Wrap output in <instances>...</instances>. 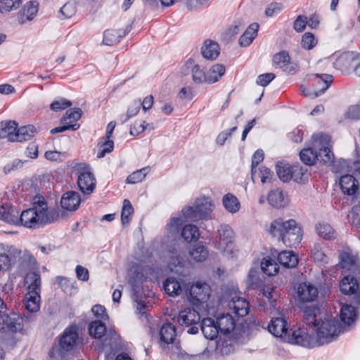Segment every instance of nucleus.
I'll use <instances>...</instances> for the list:
<instances>
[{"label": "nucleus", "mask_w": 360, "mask_h": 360, "mask_svg": "<svg viewBox=\"0 0 360 360\" xmlns=\"http://www.w3.org/2000/svg\"><path fill=\"white\" fill-rule=\"evenodd\" d=\"M300 310L303 313V323L315 333L318 346L328 345L345 333L339 320L331 314H323L318 304L301 306Z\"/></svg>", "instance_id": "1"}, {"label": "nucleus", "mask_w": 360, "mask_h": 360, "mask_svg": "<svg viewBox=\"0 0 360 360\" xmlns=\"http://www.w3.org/2000/svg\"><path fill=\"white\" fill-rule=\"evenodd\" d=\"M341 270L342 277L339 282L341 293L356 295L360 302V259L352 253L349 248L339 251V263L337 265Z\"/></svg>", "instance_id": "2"}, {"label": "nucleus", "mask_w": 360, "mask_h": 360, "mask_svg": "<svg viewBox=\"0 0 360 360\" xmlns=\"http://www.w3.org/2000/svg\"><path fill=\"white\" fill-rule=\"evenodd\" d=\"M58 344L53 345L49 352L51 358L60 357L65 359L66 356L73 352L79 341V327L75 323H70L58 338Z\"/></svg>", "instance_id": "3"}, {"label": "nucleus", "mask_w": 360, "mask_h": 360, "mask_svg": "<svg viewBox=\"0 0 360 360\" xmlns=\"http://www.w3.org/2000/svg\"><path fill=\"white\" fill-rule=\"evenodd\" d=\"M180 213L178 217H173L167 224V231L169 233L174 236L179 235V239L186 243L196 242L200 236V231L196 225L188 224L183 225L184 220Z\"/></svg>", "instance_id": "4"}, {"label": "nucleus", "mask_w": 360, "mask_h": 360, "mask_svg": "<svg viewBox=\"0 0 360 360\" xmlns=\"http://www.w3.org/2000/svg\"><path fill=\"white\" fill-rule=\"evenodd\" d=\"M214 204L210 197L205 195L197 198L194 205L186 206L181 214L185 219H207L212 212Z\"/></svg>", "instance_id": "5"}, {"label": "nucleus", "mask_w": 360, "mask_h": 360, "mask_svg": "<svg viewBox=\"0 0 360 360\" xmlns=\"http://www.w3.org/2000/svg\"><path fill=\"white\" fill-rule=\"evenodd\" d=\"M284 342L309 349L319 347L314 334L309 333L305 327L290 328Z\"/></svg>", "instance_id": "6"}, {"label": "nucleus", "mask_w": 360, "mask_h": 360, "mask_svg": "<svg viewBox=\"0 0 360 360\" xmlns=\"http://www.w3.org/2000/svg\"><path fill=\"white\" fill-rule=\"evenodd\" d=\"M77 184L79 191L84 195H91L95 190L96 179L91 171L90 165L87 163L79 165L76 169Z\"/></svg>", "instance_id": "7"}, {"label": "nucleus", "mask_w": 360, "mask_h": 360, "mask_svg": "<svg viewBox=\"0 0 360 360\" xmlns=\"http://www.w3.org/2000/svg\"><path fill=\"white\" fill-rule=\"evenodd\" d=\"M43 221V214L36 207L26 209L22 211L18 216V211L16 210L13 225L22 226L28 229H38L41 226Z\"/></svg>", "instance_id": "8"}, {"label": "nucleus", "mask_w": 360, "mask_h": 360, "mask_svg": "<svg viewBox=\"0 0 360 360\" xmlns=\"http://www.w3.org/2000/svg\"><path fill=\"white\" fill-rule=\"evenodd\" d=\"M300 227L295 219L283 221V219L278 218L271 222L269 232L274 237H278L279 240H283L291 234L295 233V231H300Z\"/></svg>", "instance_id": "9"}, {"label": "nucleus", "mask_w": 360, "mask_h": 360, "mask_svg": "<svg viewBox=\"0 0 360 360\" xmlns=\"http://www.w3.org/2000/svg\"><path fill=\"white\" fill-rule=\"evenodd\" d=\"M209 286L205 281H198L188 284L186 295L188 301L193 306L199 307L210 297Z\"/></svg>", "instance_id": "10"}, {"label": "nucleus", "mask_w": 360, "mask_h": 360, "mask_svg": "<svg viewBox=\"0 0 360 360\" xmlns=\"http://www.w3.org/2000/svg\"><path fill=\"white\" fill-rule=\"evenodd\" d=\"M22 317L18 312L8 308L0 313V331L1 333H17L23 328Z\"/></svg>", "instance_id": "11"}, {"label": "nucleus", "mask_w": 360, "mask_h": 360, "mask_svg": "<svg viewBox=\"0 0 360 360\" xmlns=\"http://www.w3.org/2000/svg\"><path fill=\"white\" fill-rule=\"evenodd\" d=\"M352 174H345L339 178V186L344 195L351 199L352 202L357 200L359 195V183L358 179Z\"/></svg>", "instance_id": "12"}, {"label": "nucleus", "mask_w": 360, "mask_h": 360, "mask_svg": "<svg viewBox=\"0 0 360 360\" xmlns=\"http://www.w3.org/2000/svg\"><path fill=\"white\" fill-rule=\"evenodd\" d=\"M218 238L223 245V250L227 255L233 257L235 248V233L232 228L226 224H221L218 229Z\"/></svg>", "instance_id": "13"}, {"label": "nucleus", "mask_w": 360, "mask_h": 360, "mask_svg": "<svg viewBox=\"0 0 360 360\" xmlns=\"http://www.w3.org/2000/svg\"><path fill=\"white\" fill-rule=\"evenodd\" d=\"M147 281V277L142 267V264H134L132 266V271L129 275L128 281L131 288L133 295L136 296L137 298L141 296V291L143 290V285Z\"/></svg>", "instance_id": "14"}, {"label": "nucleus", "mask_w": 360, "mask_h": 360, "mask_svg": "<svg viewBox=\"0 0 360 360\" xmlns=\"http://www.w3.org/2000/svg\"><path fill=\"white\" fill-rule=\"evenodd\" d=\"M200 329L204 337L210 340L208 347L212 348L217 340L221 338L219 334L221 333V330L219 323L214 319L207 317L203 319L200 322Z\"/></svg>", "instance_id": "15"}, {"label": "nucleus", "mask_w": 360, "mask_h": 360, "mask_svg": "<svg viewBox=\"0 0 360 360\" xmlns=\"http://www.w3.org/2000/svg\"><path fill=\"white\" fill-rule=\"evenodd\" d=\"M187 287L188 284L183 279L174 276L167 277L162 283V288L165 293L172 297L179 296L184 290L186 292Z\"/></svg>", "instance_id": "16"}, {"label": "nucleus", "mask_w": 360, "mask_h": 360, "mask_svg": "<svg viewBox=\"0 0 360 360\" xmlns=\"http://www.w3.org/2000/svg\"><path fill=\"white\" fill-rule=\"evenodd\" d=\"M319 291L316 285L311 283L304 282L298 286L297 297L300 302V307H304L307 303L314 302L318 297Z\"/></svg>", "instance_id": "17"}, {"label": "nucleus", "mask_w": 360, "mask_h": 360, "mask_svg": "<svg viewBox=\"0 0 360 360\" xmlns=\"http://www.w3.org/2000/svg\"><path fill=\"white\" fill-rule=\"evenodd\" d=\"M267 328L274 336L280 338L283 341L289 331L288 323L284 316L272 319Z\"/></svg>", "instance_id": "18"}, {"label": "nucleus", "mask_w": 360, "mask_h": 360, "mask_svg": "<svg viewBox=\"0 0 360 360\" xmlns=\"http://www.w3.org/2000/svg\"><path fill=\"white\" fill-rule=\"evenodd\" d=\"M39 10L37 1H29L19 11L17 18L20 24L23 25L27 21H32L37 15Z\"/></svg>", "instance_id": "19"}, {"label": "nucleus", "mask_w": 360, "mask_h": 360, "mask_svg": "<svg viewBox=\"0 0 360 360\" xmlns=\"http://www.w3.org/2000/svg\"><path fill=\"white\" fill-rule=\"evenodd\" d=\"M60 203L64 210L75 211L81 203V196L75 191H68L63 194Z\"/></svg>", "instance_id": "20"}, {"label": "nucleus", "mask_w": 360, "mask_h": 360, "mask_svg": "<svg viewBox=\"0 0 360 360\" xmlns=\"http://www.w3.org/2000/svg\"><path fill=\"white\" fill-rule=\"evenodd\" d=\"M200 320L199 312L194 308L187 307L179 311L177 321L184 327H189L191 325H197Z\"/></svg>", "instance_id": "21"}, {"label": "nucleus", "mask_w": 360, "mask_h": 360, "mask_svg": "<svg viewBox=\"0 0 360 360\" xmlns=\"http://www.w3.org/2000/svg\"><path fill=\"white\" fill-rule=\"evenodd\" d=\"M229 307L237 318H243L250 312V302L241 297H233L229 303Z\"/></svg>", "instance_id": "22"}, {"label": "nucleus", "mask_w": 360, "mask_h": 360, "mask_svg": "<svg viewBox=\"0 0 360 360\" xmlns=\"http://www.w3.org/2000/svg\"><path fill=\"white\" fill-rule=\"evenodd\" d=\"M315 81L314 85L317 89L314 91V98H317L324 94L331 86L333 77L328 74H314Z\"/></svg>", "instance_id": "23"}, {"label": "nucleus", "mask_w": 360, "mask_h": 360, "mask_svg": "<svg viewBox=\"0 0 360 360\" xmlns=\"http://www.w3.org/2000/svg\"><path fill=\"white\" fill-rule=\"evenodd\" d=\"M216 322L221 327V334L228 335L234 330L238 324L237 320L229 313H220L216 317Z\"/></svg>", "instance_id": "24"}, {"label": "nucleus", "mask_w": 360, "mask_h": 360, "mask_svg": "<svg viewBox=\"0 0 360 360\" xmlns=\"http://www.w3.org/2000/svg\"><path fill=\"white\" fill-rule=\"evenodd\" d=\"M201 54L206 60H216L220 54L219 44L214 40L205 39L201 47Z\"/></svg>", "instance_id": "25"}, {"label": "nucleus", "mask_w": 360, "mask_h": 360, "mask_svg": "<svg viewBox=\"0 0 360 360\" xmlns=\"http://www.w3.org/2000/svg\"><path fill=\"white\" fill-rule=\"evenodd\" d=\"M335 172H353L356 175L360 174V160L340 159L336 165Z\"/></svg>", "instance_id": "26"}, {"label": "nucleus", "mask_w": 360, "mask_h": 360, "mask_svg": "<svg viewBox=\"0 0 360 360\" xmlns=\"http://www.w3.org/2000/svg\"><path fill=\"white\" fill-rule=\"evenodd\" d=\"M176 245L179 246V243L168 247V252L172 254L168 262L171 268L184 267L186 264V255L184 251L178 250Z\"/></svg>", "instance_id": "27"}, {"label": "nucleus", "mask_w": 360, "mask_h": 360, "mask_svg": "<svg viewBox=\"0 0 360 360\" xmlns=\"http://www.w3.org/2000/svg\"><path fill=\"white\" fill-rule=\"evenodd\" d=\"M105 321L96 319L91 321L88 325V333L89 335L96 340L103 341L107 333V326Z\"/></svg>", "instance_id": "28"}, {"label": "nucleus", "mask_w": 360, "mask_h": 360, "mask_svg": "<svg viewBox=\"0 0 360 360\" xmlns=\"http://www.w3.org/2000/svg\"><path fill=\"white\" fill-rule=\"evenodd\" d=\"M37 134V129L34 125L27 124L21 127L18 125L15 131L13 142H24L30 141Z\"/></svg>", "instance_id": "29"}, {"label": "nucleus", "mask_w": 360, "mask_h": 360, "mask_svg": "<svg viewBox=\"0 0 360 360\" xmlns=\"http://www.w3.org/2000/svg\"><path fill=\"white\" fill-rule=\"evenodd\" d=\"M277 260L283 267L292 269L297 266L299 257L292 250H283L278 253Z\"/></svg>", "instance_id": "30"}, {"label": "nucleus", "mask_w": 360, "mask_h": 360, "mask_svg": "<svg viewBox=\"0 0 360 360\" xmlns=\"http://www.w3.org/2000/svg\"><path fill=\"white\" fill-rule=\"evenodd\" d=\"M159 335L161 342L167 345L172 344L176 336L175 326L169 321L164 323L159 330Z\"/></svg>", "instance_id": "31"}, {"label": "nucleus", "mask_w": 360, "mask_h": 360, "mask_svg": "<svg viewBox=\"0 0 360 360\" xmlns=\"http://www.w3.org/2000/svg\"><path fill=\"white\" fill-rule=\"evenodd\" d=\"M269 204L276 209L284 207L288 204V199L285 196L283 191L279 188L271 190L267 195Z\"/></svg>", "instance_id": "32"}, {"label": "nucleus", "mask_w": 360, "mask_h": 360, "mask_svg": "<svg viewBox=\"0 0 360 360\" xmlns=\"http://www.w3.org/2000/svg\"><path fill=\"white\" fill-rule=\"evenodd\" d=\"M40 291L29 290L24 298V305L27 311L37 312L40 309Z\"/></svg>", "instance_id": "33"}, {"label": "nucleus", "mask_w": 360, "mask_h": 360, "mask_svg": "<svg viewBox=\"0 0 360 360\" xmlns=\"http://www.w3.org/2000/svg\"><path fill=\"white\" fill-rule=\"evenodd\" d=\"M259 25L257 22L251 23L240 37L238 44L242 47L250 46L257 36Z\"/></svg>", "instance_id": "34"}, {"label": "nucleus", "mask_w": 360, "mask_h": 360, "mask_svg": "<svg viewBox=\"0 0 360 360\" xmlns=\"http://www.w3.org/2000/svg\"><path fill=\"white\" fill-rule=\"evenodd\" d=\"M18 123L15 120H4L0 122V139H7L13 142V137Z\"/></svg>", "instance_id": "35"}, {"label": "nucleus", "mask_w": 360, "mask_h": 360, "mask_svg": "<svg viewBox=\"0 0 360 360\" xmlns=\"http://www.w3.org/2000/svg\"><path fill=\"white\" fill-rule=\"evenodd\" d=\"M18 251L13 246L0 243V271L10 270L12 267L11 259L8 253Z\"/></svg>", "instance_id": "36"}, {"label": "nucleus", "mask_w": 360, "mask_h": 360, "mask_svg": "<svg viewBox=\"0 0 360 360\" xmlns=\"http://www.w3.org/2000/svg\"><path fill=\"white\" fill-rule=\"evenodd\" d=\"M317 162L323 165L330 166L335 163V155L331 147L319 146L316 149Z\"/></svg>", "instance_id": "37"}, {"label": "nucleus", "mask_w": 360, "mask_h": 360, "mask_svg": "<svg viewBox=\"0 0 360 360\" xmlns=\"http://www.w3.org/2000/svg\"><path fill=\"white\" fill-rule=\"evenodd\" d=\"M226 68L223 64H214L209 70L207 74V84H214L219 80V79L225 74Z\"/></svg>", "instance_id": "38"}, {"label": "nucleus", "mask_w": 360, "mask_h": 360, "mask_svg": "<svg viewBox=\"0 0 360 360\" xmlns=\"http://www.w3.org/2000/svg\"><path fill=\"white\" fill-rule=\"evenodd\" d=\"M299 155L300 160L306 166H312L317 162L316 148L314 147L303 148Z\"/></svg>", "instance_id": "39"}, {"label": "nucleus", "mask_w": 360, "mask_h": 360, "mask_svg": "<svg viewBox=\"0 0 360 360\" xmlns=\"http://www.w3.org/2000/svg\"><path fill=\"white\" fill-rule=\"evenodd\" d=\"M56 283L67 295H71L77 292V288L76 286V281L73 279L58 276L56 277Z\"/></svg>", "instance_id": "40"}, {"label": "nucleus", "mask_w": 360, "mask_h": 360, "mask_svg": "<svg viewBox=\"0 0 360 360\" xmlns=\"http://www.w3.org/2000/svg\"><path fill=\"white\" fill-rule=\"evenodd\" d=\"M191 258L196 262H202L208 257V250L205 245L195 243L189 250Z\"/></svg>", "instance_id": "41"}, {"label": "nucleus", "mask_w": 360, "mask_h": 360, "mask_svg": "<svg viewBox=\"0 0 360 360\" xmlns=\"http://www.w3.org/2000/svg\"><path fill=\"white\" fill-rule=\"evenodd\" d=\"M276 171L277 176L283 182H288L293 177L292 167L290 168L288 164L283 161H278L276 165Z\"/></svg>", "instance_id": "42"}, {"label": "nucleus", "mask_w": 360, "mask_h": 360, "mask_svg": "<svg viewBox=\"0 0 360 360\" xmlns=\"http://www.w3.org/2000/svg\"><path fill=\"white\" fill-rule=\"evenodd\" d=\"M17 209L9 203H0V219L13 224Z\"/></svg>", "instance_id": "43"}, {"label": "nucleus", "mask_w": 360, "mask_h": 360, "mask_svg": "<svg viewBox=\"0 0 360 360\" xmlns=\"http://www.w3.org/2000/svg\"><path fill=\"white\" fill-rule=\"evenodd\" d=\"M262 271L269 276H273L276 275L279 271V266L276 262L269 256L264 257L261 262Z\"/></svg>", "instance_id": "44"}, {"label": "nucleus", "mask_w": 360, "mask_h": 360, "mask_svg": "<svg viewBox=\"0 0 360 360\" xmlns=\"http://www.w3.org/2000/svg\"><path fill=\"white\" fill-rule=\"evenodd\" d=\"M222 202L225 209L231 213H236L240 210V204L239 200L231 193L225 194L223 196Z\"/></svg>", "instance_id": "45"}, {"label": "nucleus", "mask_w": 360, "mask_h": 360, "mask_svg": "<svg viewBox=\"0 0 360 360\" xmlns=\"http://www.w3.org/2000/svg\"><path fill=\"white\" fill-rule=\"evenodd\" d=\"M25 285L30 282L27 285L29 290L40 291L41 290V276L38 271L29 272L24 279Z\"/></svg>", "instance_id": "46"}, {"label": "nucleus", "mask_w": 360, "mask_h": 360, "mask_svg": "<svg viewBox=\"0 0 360 360\" xmlns=\"http://www.w3.org/2000/svg\"><path fill=\"white\" fill-rule=\"evenodd\" d=\"M290 56L288 51H281L273 56V65L277 68H284L290 63Z\"/></svg>", "instance_id": "47"}, {"label": "nucleus", "mask_w": 360, "mask_h": 360, "mask_svg": "<svg viewBox=\"0 0 360 360\" xmlns=\"http://www.w3.org/2000/svg\"><path fill=\"white\" fill-rule=\"evenodd\" d=\"M316 230L318 235L325 240H331L335 238V232L329 224L319 223L316 225Z\"/></svg>", "instance_id": "48"}, {"label": "nucleus", "mask_w": 360, "mask_h": 360, "mask_svg": "<svg viewBox=\"0 0 360 360\" xmlns=\"http://www.w3.org/2000/svg\"><path fill=\"white\" fill-rule=\"evenodd\" d=\"M212 348H214L217 353H220L221 355H228L233 350V345L229 343L227 340L219 338V340L214 342Z\"/></svg>", "instance_id": "49"}, {"label": "nucleus", "mask_w": 360, "mask_h": 360, "mask_svg": "<svg viewBox=\"0 0 360 360\" xmlns=\"http://www.w3.org/2000/svg\"><path fill=\"white\" fill-rule=\"evenodd\" d=\"M83 115V111L79 108H70L67 110L63 117L60 119V123L64 124L68 120L71 122H77L81 119Z\"/></svg>", "instance_id": "50"}, {"label": "nucleus", "mask_w": 360, "mask_h": 360, "mask_svg": "<svg viewBox=\"0 0 360 360\" xmlns=\"http://www.w3.org/2000/svg\"><path fill=\"white\" fill-rule=\"evenodd\" d=\"M134 207L128 199L123 200L122 208L121 211V221L123 226L128 224L131 220V216L134 213Z\"/></svg>", "instance_id": "51"}, {"label": "nucleus", "mask_w": 360, "mask_h": 360, "mask_svg": "<svg viewBox=\"0 0 360 360\" xmlns=\"http://www.w3.org/2000/svg\"><path fill=\"white\" fill-rule=\"evenodd\" d=\"M264 153L262 149H257L252 156L251 161V178L252 181L255 182V176L257 171V166L264 160Z\"/></svg>", "instance_id": "52"}, {"label": "nucleus", "mask_w": 360, "mask_h": 360, "mask_svg": "<svg viewBox=\"0 0 360 360\" xmlns=\"http://www.w3.org/2000/svg\"><path fill=\"white\" fill-rule=\"evenodd\" d=\"M345 60L349 62L348 65L349 68H354V66L352 65L360 63V54L355 51L344 52L338 58V61L342 63Z\"/></svg>", "instance_id": "53"}, {"label": "nucleus", "mask_w": 360, "mask_h": 360, "mask_svg": "<svg viewBox=\"0 0 360 360\" xmlns=\"http://www.w3.org/2000/svg\"><path fill=\"white\" fill-rule=\"evenodd\" d=\"M292 179L299 184H305L309 180L307 169L302 166H294L292 167Z\"/></svg>", "instance_id": "54"}, {"label": "nucleus", "mask_w": 360, "mask_h": 360, "mask_svg": "<svg viewBox=\"0 0 360 360\" xmlns=\"http://www.w3.org/2000/svg\"><path fill=\"white\" fill-rule=\"evenodd\" d=\"M259 177L260 178L261 182L263 184L271 183L274 181H276V177L274 172L266 166H261L258 169Z\"/></svg>", "instance_id": "55"}, {"label": "nucleus", "mask_w": 360, "mask_h": 360, "mask_svg": "<svg viewBox=\"0 0 360 360\" xmlns=\"http://www.w3.org/2000/svg\"><path fill=\"white\" fill-rule=\"evenodd\" d=\"M294 234H291L288 238L283 239V244L288 248H297L302 240L303 230L300 227V231H295Z\"/></svg>", "instance_id": "56"}, {"label": "nucleus", "mask_w": 360, "mask_h": 360, "mask_svg": "<svg viewBox=\"0 0 360 360\" xmlns=\"http://www.w3.org/2000/svg\"><path fill=\"white\" fill-rule=\"evenodd\" d=\"M192 79L194 83L200 84L206 83L207 74L200 68V66L198 64L194 65L191 68Z\"/></svg>", "instance_id": "57"}, {"label": "nucleus", "mask_w": 360, "mask_h": 360, "mask_svg": "<svg viewBox=\"0 0 360 360\" xmlns=\"http://www.w3.org/2000/svg\"><path fill=\"white\" fill-rule=\"evenodd\" d=\"M72 103L63 97H60L54 100L50 105V109L54 112H60L71 107Z\"/></svg>", "instance_id": "58"}, {"label": "nucleus", "mask_w": 360, "mask_h": 360, "mask_svg": "<svg viewBox=\"0 0 360 360\" xmlns=\"http://www.w3.org/2000/svg\"><path fill=\"white\" fill-rule=\"evenodd\" d=\"M109 340V344L111 347H117L120 345L121 337L114 327H111L107 330L103 340Z\"/></svg>", "instance_id": "59"}, {"label": "nucleus", "mask_w": 360, "mask_h": 360, "mask_svg": "<svg viewBox=\"0 0 360 360\" xmlns=\"http://www.w3.org/2000/svg\"><path fill=\"white\" fill-rule=\"evenodd\" d=\"M141 108V100L137 99L134 101L128 107L127 114L124 115V118L122 120V122L124 123L127 122L130 118L136 116Z\"/></svg>", "instance_id": "60"}, {"label": "nucleus", "mask_w": 360, "mask_h": 360, "mask_svg": "<svg viewBox=\"0 0 360 360\" xmlns=\"http://www.w3.org/2000/svg\"><path fill=\"white\" fill-rule=\"evenodd\" d=\"M22 0H0V13H7L16 10L22 4Z\"/></svg>", "instance_id": "61"}, {"label": "nucleus", "mask_w": 360, "mask_h": 360, "mask_svg": "<svg viewBox=\"0 0 360 360\" xmlns=\"http://www.w3.org/2000/svg\"><path fill=\"white\" fill-rule=\"evenodd\" d=\"M318 40L311 32H305L302 37V47L306 50H311L317 44Z\"/></svg>", "instance_id": "62"}, {"label": "nucleus", "mask_w": 360, "mask_h": 360, "mask_svg": "<svg viewBox=\"0 0 360 360\" xmlns=\"http://www.w3.org/2000/svg\"><path fill=\"white\" fill-rule=\"evenodd\" d=\"M39 212L43 214L41 226L47 223H53L59 217V212L55 210L48 211V207L39 210Z\"/></svg>", "instance_id": "63"}, {"label": "nucleus", "mask_w": 360, "mask_h": 360, "mask_svg": "<svg viewBox=\"0 0 360 360\" xmlns=\"http://www.w3.org/2000/svg\"><path fill=\"white\" fill-rule=\"evenodd\" d=\"M75 13V8L71 3L65 4L58 11V18L65 20L70 18Z\"/></svg>", "instance_id": "64"}]
</instances>
